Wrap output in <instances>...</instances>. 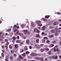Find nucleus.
I'll return each instance as SVG.
<instances>
[{
	"mask_svg": "<svg viewBox=\"0 0 61 61\" xmlns=\"http://www.w3.org/2000/svg\"><path fill=\"white\" fill-rule=\"evenodd\" d=\"M44 38L45 39H46V40H47V39H48V38L47 37H44Z\"/></svg>",
	"mask_w": 61,
	"mask_h": 61,
	"instance_id": "f704fd0d",
	"label": "nucleus"
},
{
	"mask_svg": "<svg viewBox=\"0 0 61 61\" xmlns=\"http://www.w3.org/2000/svg\"><path fill=\"white\" fill-rule=\"evenodd\" d=\"M45 61H47V58H46L45 59Z\"/></svg>",
	"mask_w": 61,
	"mask_h": 61,
	"instance_id": "8fccbe9b",
	"label": "nucleus"
},
{
	"mask_svg": "<svg viewBox=\"0 0 61 61\" xmlns=\"http://www.w3.org/2000/svg\"><path fill=\"white\" fill-rule=\"evenodd\" d=\"M31 56H34V53H31Z\"/></svg>",
	"mask_w": 61,
	"mask_h": 61,
	"instance_id": "cd10ccee",
	"label": "nucleus"
},
{
	"mask_svg": "<svg viewBox=\"0 0 61 61\" xmlns=\"http://www.w3.org/2000/svg\"><path fill=\"white\" fill-rule=\"evenodd\" d=\"M53 44H56V41H53L52 42Z\"/></svg>",
	"mask_w": 61,
	"mask_h": 61,
	"instance_id": "473e14b6",
	"label": "nucleus"
},
{
	"mask_svg": "<svg viewBox=\"0 0 61 61\" xmlns=\"http://www.w3.org/2000/svg\"><path fill=\"white\" fill-rule=\"evenodd\" d=\"M13 31L15 33L17 31V30L16 29H14Z\"/></svg>",
	"mask_w": 61,
	"mask_h": 61,
	"instance_id": "6ab92c4d",
	"label": "nucleus"
},
{
	"mask_svg": "<svg viewBox=\"0 0 61 61\" xmlns=\"http://www.w3.org/2000/svg\"><path fill=\"white\" fill-rule=\"evenodd\" d=\"M58 24V22H56L54 23L53 25H57Z\"/></svg>",
	"mask_w": 61,
	"mask_h": 61,
	"instance_id": "9d476101",
	"label": "nucleus"
},
{
	"mask_svg": "<svg viewBox=\"0 0 61 61\" xmlns=\"http://www.w3.org/2000/svg\"><path fill=\"white\" fill-rule=\"evenodd\" d=\"M60 45L61 46V42L60 41Z\"/></svg>",
	"mask_w": 61,
	"mask_h": 61,
	"instance_id": "69168bd1",
	"label": "nucleus"
},
{
	"mask_svg": "<svg viewBox=\"0 0 61 61\" xmlns=\"http://www.w3.org/2000/svg\"><path fill=\"white\" fill-rule=\"evenodd\" d=\"M57 47H58V46L56 45L55 46L54 48L53 49H52V50H54V52H55L56 51V49L57 48Z\"/></svg>",
	"mask_w": 61,
	"mask_h": 61,
	"instance_id": "7ed1b4c3",
	"label": "nucleus"
},
{
	"mask_svg": "<svg viewBox=\"0 0 61 61\" xmlns=\"http://www.w3.org/2000/svg\"><path fill=\"white\" fill-rule=\"evenodd\" d=\"M55 36H58V34H57L56 33V34H55Z\"/></svg>",
	"mask_w": 61,
	"mask_h": 61,
	"instance_id": "de8ad7c7",
	"label": "nucleus"
},
{
	"mask_svg": "<svg viewBox=\"0 0 61 61\" xmlns=\"http://www.w3.org/2000/svg\"><path fill=\"white\" fill-rule=\"evenodd\" d=\"M45 28H46V27L45 26H43L41 28V29L42 30H45Z\"/></svg>",
	"mask_w": 61,
	"mask_h": 61,
	"instance_id": "ddd939ff",
	"label": "nucleus"
},
{
	"mask_svg": "<svg viewBox=\"0 0 61 61\" xmlns=\"http://www.w3.org/2000/svg\"><path fill=\"white\" fill-rule=\"evenodd\" d=\"M39 55L36 53H34V56H38Z\"/></svg>",
	"mask_w": 61,
	"mask_h": 61,
	"instance_id": "dca6fc26",
	"label": "nucleus"
},
{
	"mask_svg": "<svg viewBox=\"0 0 61 61\" xmlns=\"http://www.w3.org/2000/svg\"><path fill=\"white\" fill-rule=\"evenodd\" d=\"M51 57L50 56L48 57V59H51Z\"/></svg>",
	"mask_w": 61,
	"mask_h": 61,
	"instance_id": "c03bdc74",
	"label": "nucleus"
},
{
	"mask_svg": "<svg viewBox=\"0 0 61 61\" xmlns=\"http://www.w3.org/2000/svg\"><path fill=\"white\" fill-rule=\"evenodd\" d=\"M16 43H20L21 42V41H18L17 40L16 41Z\"/></svg>",
	"mask_w": 61,
	"mask_h": 61,
	"instance_id": "5701e85b",
	"label": "nucleus"
},
{
	"mask_svg": "<svg viewBox=\"0 0 61 61\" xmlns=\"http://www.w3.org/2000/svg\"><path fill=\"white\" fill-rule=\"evenodd\" d=\"M35 59L36 60L38 59V60H41V59H43L42 58L36 57L35 58Z\"/></svg>",
	"mask_w": 61,
	"mask_h": 61,
	"instance_id": "423d86ee",
	"label": "nucleus"
},
{
	"mask_svg": "<svg viewBox=\"0 0 61 61\" xmlns=\"http://www.w3.org/2000/svg\"><path fill=\"white\" fill-rule=\"evenodd\" d=\"M21 27L22 28H24V27H25V25H24V24H22L21 25Z\"/></svg>",
	"mask_w": 61,
	"mask_h": 61,
	"instance_id": "412c9836",
	"label": "nucleus"
},
{
	"mask_svg": "<svg viewBox=\"0 0 61 61\" xmlns=\"http://www.w3.org/2000/svg\"><path fill=\"white\" fill-rule=\"evenodd\" d=\"M16 27V25H15L14 26H13V28H15Z\"/></svg>",
	"mask_w": 61,
	"mask_h": 61,
	"instance_id": "ea45409f",
	"label": "nucleus"
},
{
	"mask_svg": "<svg viewBox=\"0 0 61 61\" xmlns=\"http://www.w3.org/2000/svg\"><path fill=\"white\" fill-rule=\"evenodd\" d=\"M1 56L2 57H4V54L3 53H1Z\"/></svg>",
	"mask_w": 61,
	"mask_h": 61,
	"instance_id": "4be33fe9",
	"label": "nucleus"
},
{
	"mask_svg": "<svg viewBox=\"0 0 61 61\" xmlns=\"http://www.w3.org/2000/svg\"><path fill=\"white\" fill-rule=\"evenodd\" d=\"M29 48H30V49H32V46H29Z\"/></svg>",
	"mask_w": 61,
	"mask_h": 61,
	"instance_id": "4d7b16f0",
	"label": "nucleus"
},
{
	"mask_svg": "<svg viewBox=\"0 0 61 61\" xmlns=\"http://www.w3.org/2000/svg\"><path fill=\"white\" fill-rule=\"evenodd\" d=\"M36 32H37V33H39L40 31L39 30H37V31H36Z\"/></svg>",
	"mask_w": 61,
	"mask_h": 61,
	"instance_id": "49530a36",
	"label": "nucleus"
},
{
	"mask_svg": "<svg viewBox=\"0 0 61 61\" xmlns=\"http://www.w3.org/2000/svg\"><path fill=\"white\" fill-rule=\"evenodd\" d=\"M10 52H11V54H14V51L12 50L10 51Z\"/></svg>",
	"mask_w": 61,
	"mask_h": 61,
	"instance_id": "2f4dec72",
	"label": "nucleus"
},
{
	"mask_svg": "<svg viewBox=\"0 0 61 61\" xmlns=\"http://www.w3.org/2000/svg\"><path fill=\"white\" fill-rule=\"evenodd\" d=\"M4 41H2L1 42L2 44H4Z\"/></svg>",
	"mask_w": 61,
	"mask_h": 61,
	"instance_id": "774afa93",
	"label": "nucleus"
},
{
	"mask_svg": "<svg viewBox=\"0 0 61 61\" xmlns=\"http://www.w3.org/2000/svg\"><path fill=\"white\" fill-rule=\"evenodd\" d=\"M29 53V52L28 51H27L26 52V54H28Z\"/></svg>",
	"mask_w": 61,
	"mask_h": 61,
	"instance_id": "58836bf2",
	"label": "nucleus"
},
{
	"mask_svg": "<svg viewBox=\"0 0 61 61\" xmlns=\"http://www.w3.org/2000/svg\"><path fill=\"white\" fill-rule=\"evenodd\" d=\"M26 43L28 44L29 43V40H26Z\"/></svg>",
	"mask_w": 61,
	"mask_h": 61,
	"instance_id": "2eb2a0df",
	"label": "nucleus"
},
{
	"mask_svg": "<svg viewBox=\"0 0 61 61\" xmlns=\"http://www.w3.org/2000/svg\"><path fill=\"white\" fill-rule=\"evenodd\" d=\"M17 59L18 61H21V59L20 58H17Z\"/></svg>",
	"mask_w": 61,
	"mask_h": 61,
	"instance_id": "393cba45",
	"label": "nucleus"
},
{
	"mask_svg": "<svg viewBox=\"0 0 61 61\" xmlns=\"http://www.w3.org/2000/svg\"><path fill=\"white\" fill-rule=\"evenodd\" d=\"M22 56L23 57H25V53H24L22 55Z\"/></svg>",
	"mask_w": 61,
	"mask_h": 61,
	"instance_id": "bb28decb",
	"label": "nucleus"
},
{
	"mask_svg": "<svg viewBox=\"0 0 61 61\" xmlns=\"http://www.w3.org/2000/svg\"><path fill=\"white\" fill-rule=\"evenodd\" d=\"M35 46L37 49H39V48L41 47H40V46L37 44H36Z\"/></svg>",
	"mask_w": 61,
	"mask_h": 61,
	"instance_id": "39448f33",
	"label": "nucleus"
},
{
	"mask_svg": "<svg viewBox=\"0 0 61 61\" xmlns=\"http://www.w3.org/2000/svg\"><path fill=\"white\" fill-rule=\"evenodd\" d=\"M56 49V51L57 52H58V51H59V50L58 49V48Z\"/></svg>",
	"mask_w": 61,
	"mask_h": 61,
	"instance_id": "5fc2aeb1",
	"label": "nucleus"
},
{
	"mask_svg": "<svg viewBox=\"0 0 61 61\" xmlns=\"http://www.w3.org/2000/svg\"><path fill=\"white\" fill-rule=\"evenodd\" d=\"M47 35V33H45L44 34V36H46Z\"/></svg>",
	"mask_w": 61,
	"mask_h": 61,
	"instance_id": "e2e57ef3",
	"label": "nucleus"
},
{
	"mask_svg": "<svg viewBox=\"0 0 61 61\" xmlns=\"http://www.w3.org/2000/svg\"><path fill=\"white\" fill-rule=\"evenodd\" d=\"M15 48H17L18 47V46L17 44H15Z\"/></svg>",
	"mask_w": 61,
	"mask_h": 61,
	"instance_id": "a211bd4d",
	"label": "nucleus"
},
{
	"mask_svg": "<svg viewBox=\"0 0 61 61\" xmlns=\"http://www.w3.org/2000/svg\"><path fill=\"white\" fill-rule=\"evenodd\" d=\"M19 57H20V58L21 59H23V58L21 56V55H19Z\"/></svg>",
	"mask_w": 61,
	"mask_h": 61,
	"instance_id": "7c9ffc66",
	"label": "nucleus"
},
{
	"mask_svg": "<svg viewBox=\"0 0 61 61\" xmlns=\"http://www.w3.org/2000/svg\"><path fill=\"white\" fill-rule=\"evenodd\" d=\"M19 33V32L18 31H17L16 32V34H18Z\"/></svg>",
	"mask_w": 61,
	"mask_h": 61,
	"instance_id": "0e129e2a",
	"label": "nucleus"
},
{
	"mask_svg": "<svg viewBox=\"0 0 61 61\" xmlns=\"http://www.w3.org/2000/svg\"><path fill=\"white\" fill-rule=\"evenodd\" d=\"M42 41L43 42H45V40H43Z\"/></svg>",
	"mask_w": 61,
	"mask_h": 61,
	"instance_id": "338daca9",
	"label": "nucleus"
},
{
	"mask_svg": "<svg viewBox=\"0 0 61 61\" xmlns=\"http://www.w3.org/2000/svg\"><path fill=\"white\" fill-rule=\"evenodd\" d=\"M39 39H37L36 40V42H37V43H38V42H39Z\"/></svg>",
	"mask_w": 61,
	"mask_h": 61,
	"instance_id": "37998d69",
	"label": "nucleus"
},
{
	"mask_svg": "<svg viewBox=\"0 0 61 61\" xmlns=\"http://www.w3.org/2000/svg\"><path fill=\"white\" fill-rule=\"evenodd\" d=\"M44 21H47V20H46V19H44Z\"/></svg>",
	"mask_w": 61,
	"mask_h": 61,
	"instance_id": "6e6d98bb",
	"label": "nucleus"
},
{
	"mask_svg": "<svg viewBox=\"0 0 61 61\" xmlns=\"http://www.w3.org/2000/svg\"><path fill=\"white\" fill-rule=\"evenodd\" d=\"M50 41L48 40H47L46 41L47 43H49Z\"/></svg>",
	"mask_w": 61,
	"mask_h": 61,
	"instance_id": "09e8293b",
	"label": "nucleus"
},
{
	"mask_svg": "<svg viewBox=\"0 0 61 61\" xmlns=\"http://www.w3.org/2000/svg\"><path fill=\"white\" fill-rule=\"evenodd\" d=\"M49 37H51H51H53L54 35H51L50 36H49Z\"/></svg>",
	"mask_w": 61,
	"mask_h": 61,
	"instance_id": "aec40b11",
	"label": "nucleus"
},
{
	"mask_svg": "<svg viewBox=\"0 0 61 61\" xmlns=\"http://www.w3.org/2000/svg\"><path fill=\"white\" fill-rule=\"evenodd\" d=\"M14 56H15V57H16V54H14Z\"/></svg>",
	"mask_w": 61,
	"mask_h": 61,
	"instance_id": "a18cd8bd",
	"label": "nucleus"
},
{
	"mask_svg": "<svg viewBox=\"0 0 61 61\" xmlns=\"http://www.w3.org/2000/svg\"><path fill=\"white\" fill-rule=\"evenodd\" d=\"M8 57V56H6V59H5V60L6 61H9L8 60V59L9 58Z\"/></svg>",
	"mask_w": 61,
	"mask_h": 61,
	"instance_id": "1a4fd4ad",
	"label": "nucleus"
},
{
	"mask_svg": "<svg viewBox=\"0 0 61 61\" xmlns=\"http://www.w3.org/2000/svg\"><path fill=\"white\" fill-rule=\"evenodd\" d=\"M17 38L18 39H19V36H17Z\"/></svg>",
	"mask_w": 61,
	"mask_h": 61,
	"instance_id": "680f3d73",
	"label": "nucleus"
},
{
	"mask_svg": "<svg viewBox=\"0 0 61 61\" xmlns=\"http://www.w3.org/2000/svg\"><path fill=\"white\" fill-rule=\"evenodd\" d=\"M36 36L37 37H40V36L39 34L36 35Z\"/></svg>",
	"mask_w": 61,
	"mask_h": 61,
	"instance_id": "a878e982",
	"label": "nucleus"
},
{
	"mask_svg": "<svg viewBox=\"0 0 61 61\" xmlns=\"http://www.w3.org/2000/svg\"><path fill=\"white\" fill-rule=\"evenodd\" d=\"M48 54L49 55H51V51H49L48 52Z\"/></svg>",
	"mask_w": 61,
	"mask_h": 61,
	"instance_id": "c9c22d12",
	"label": "nucleus"
},
{
	"mask_svg": "<svg viewBox=\"0 0 61 61\" xmlns=\"http://www.w3.org/2000/svg\"><path fill=\"white\" fill-rule=\"evenodd\" d=\"M18 51V49L17 48H15L14 49V52H16Z\"/></svg>",
	"mask_w": 61,
	"mask_h": 61,
	"instance_id": "4468645a",
	"label": "nucleus"
},
{
	"mask_svg": "<svg viewBox=\"0 0 61 61\" xmlns=\"http://www.w3.org/2000/svg\"><path fill=\"white\" fill-rule=\"evenodd\" d=\"M21 51L20 52H21V53L22 52H24V49H23L21 50Z\"/></svg>",
	"mask_w": 61,
	"mask_h": 61,
	"instance_id": "4c0bfd02",
	"label": "nucleus"
},
{
	"mask_svg": "<svg viewBox=\"0 0 61 61\" xmlns=\"http://www.w3.org/2000/svg\"><path fill=\"white\" fill-rule=\"evenodd\" d=\"M50 16H49L48 15H47V16H46V17H46V18H48Z\"/></svg>",
	"mask_w": 61,
	"mask_h": 61,
	"instance_id": "b1692460",
	"label": "nucleus"
},
{
	"mask_svg": "<svg viewBox=\"0 0 61 61\" xmlns=\"http://www.w3.org/2000/svg\"><path fill=\"white\" fill-rule=\"evenodd\" d=\"M36 23L38 24L39 26H41L42 25V24L41 23V21H36Z\"/></svg>",
	"mask_w": 61,
	"mask_h": 61,
	"instance_id": "f03ea898",
	"label": "nucleus"
},
{
	"mask_svg": "<svg viewBox=\"0 0 61 61\" xmlns=\"http://www.w3.org/2000/svg\"><path fill=\"white\" fill-rule=\"evenodd\" d=\"M11 31V29H7V32H10Z\"/></svg>",
	"mask_w": 61,
	"mask_h": 61,
	"instance_id": "f3484780",
	"label": "nucleus"
},
{
	"mask_svg": "<svg viewBox=\"0 0 61 61\" xmlns=\"http://www.w3.org/2000/svg\"><path fill=\"white\" fill-rule=\"evenodd\" d=\"M5 42H7V41H8V40L7 39H5Z\"/></svg>",
	"mask_w": 61,
	"mask_h": 61,
	"instance_id": "603ef678",
	"label": "nucleus"
},
{
	"mask_svg": "<svg viewBox=\"0 0 61 61\" xmlns=\"http://www.w3.org/2000/svg\"><path fill=\"white\" fill-rule=\"evenodd\" d=\"M45 49L44 48L41 49V50L40 51L41 52H43L45 51Z\"/></svg>",
	"mask_w": 61,
	"mask_h": 61,
	"instance_id": "9b49d317",
	"label": "nucleus"
},
{
	"mask_svg": "<svg viewBox=\"0 0 61 61\" xmlns=\"http://www.w3.org/2000/svg\"><path fill=\"white\" fill-rule=\"evenodd\" d=\"M6 44L7 45H9V43L8 42H6Z\"/></svg>",
	"mask_w": 61,
	"mask_h": 61,
	"instance_id": "052dcab7",
	"label": "nucleus"
},
{
	"mask_svg": "<svg viewBox=\"0 0 61 61\" xmlns=\"http://www.w3.org/2000/svg\"><path fill=\"white\" fill-rule=\"evenodd\" d=\"M36 26V24L35 23H34V22H32L31 23V26L32 27H34V26Z\"/></svg>",
	"mask_w": 61,
	"mask_h": 61,
	"instance_id": "0eeeda50",
	"label": "nucleus"
},
{
	"mask_svg": "<svg viewBox=\"0 0 61 61\" xmlns=\"http://www.w3.org/2000/svg\"><path fill=\"white\" fill-rule=\"evenodd\" d=\"M23 32H24L25 34H29V32L28 31V30H23Z\"/></svg>",
	"mask_w": 61,
	"mask_h": 61,
	"instance_id": "20e7f679",
	"label": "nucleus"
},
{
	"mask_svg": "<svg viewBox=\"0 0 61 61\" xmlns=\"http://www.w3.org/2000/svg\"><path fill=\"white\" fill-rule=\"evenodd\" d=\"M12 39L13 40L12 41L13 43H14L15 41V39H16V38L15 37H13Z\"/></svg>",
	"mask_w": 61,
	"mask_h": 61,
	"instance_id": "6e6552de",
	"label": "nucleus"
},
{
	"mask_svg": "<svg viewBox=\"0 0 61 61\" xmlns=\"http://www.w3.org/2000/svg\"><path fill=\"white\" fill-rule=\"evenodd\" d=\"M9 47L10 49H12V47L11 45L9 46Z\"/></svg>",
	"mask_w": 61,
	"mask_h": 61,
	"instance_id": "e433bc0d",
	"label": "nucleus"
},
{
	"mask_svg": "<svg viewBox=\"0 0 61 61\" xmlns=\"http://www.w3.org/2000/svg\"><path fill=\"white\" fill-rule=\"evenodd\" d=\"M53 58L55 59H57V58H58V56H55V57H53Z\"/></svg>",
	"mask_w": 61,
	"mask_h": 61,
	"instance_id": "f8f14e48",
	"label": "nucleus"
},
{
	"mask_svg": "<svg viewBox=\"0 0 61 61\" xmlns=\"http://www.w3.org/2000/svg\"><path fill=\"white\" fill-rule=\"evenodd\" d=\"M45 19L44 18H42L41 19V20H43V21H44V20H45Z\"/></svg>",
	"mask_w": 61,
	"mask_h": 61,
	"instance_id": "864d4df0",
	"label": "nucleus"
},
{
	"mask_svg": "<svg viewBox=\"0 0 61 61\" xmlns=\"http://www.w3.org/2000/svg\"><path fill=\"white\" fill-rule=\"evenodd\" d=\"M57 28V26L54 27V30H51V32L52 33H54V34L60 32V30L58 29H56Z\"/></svg>",
	"mask_w": 61,
	"mask_h": 61,
	"instance_id": "f257e3e1",
	"label": "nucleus"
},
{
	"mask_svg": "<svg viewBox=\"0 0 61 61\" xmlns=\"http://www.w3.org/2000/svg\"><path fill=\"white\" fill-rule=\"evenodd\" d=\"M37 29L36 28H35L34 30V32H36V31H37Z\"/></svg>",
	"mask_w": 61,
	"mask_h": 61,
	"instance_id": "72a5a7b5",
	"label": "nucleus"
},
{
	"mask_svg": "<svg viewBox=\"0 0 61 61\" xmlns=\"http://www.w3.org/2000/svg\"><path fill=\"white\" fill-rule=\"evenodd\" d=\"M41 34H42V35H44V34H45V32H42Z\"/></svg>",
	"mask_w": 61,
	"mask_h": 61,
	"instance_id": "79ce46f5",
	"label": "nucleus"
},
{
	"mask_svg": "<svg viewBox=\"0 0 61 61\" xmlns=\"http://www.w3.org/2000/svg\"><path fill=\"white\" fill-rule=\"evenodd\" d=\"M51 46H54V44H51Z\"/></svg>",
	"mask_w": 61,
	"mask_h": 61,
	"instance_id": "13d9d810",
	"label": "nucleus"
},
{
	"mask_svg": "<svg viewBox=\"0 0 61 61\" xmlns=\"http://www.w3.org/2000/svg\"><path fill=\"white\" fill-rule=\"evenodd\" d=\"M23 42H21L20 44V46H22V44H23Z\"/></svg>",
	"mask_w": 61,
	"mask_h": 61,
	"instance_id": "3c124183",
	"label": "nucleus"
},
{
	"mask_svg": "<svg viewBox=\"0 0 61 61\" xmlns=\"http://www.w3.org/2000/svg\"><path fill=\"white\" fill-rule=\"evenodd\" d=\"M10 59H11V60H13V57L10 56Z\"/></svg>",
	"mask_w": 61,
	"mask_h": 61,
	"instance_id": "a19ab883",
	"label": "nucleus"
},
{
	"mask_svg": "<svg viewBox=\"0 0 61 61\" xmlns=\"http://www.w3.org/2000/svg\"><path fill=\"white\" fill-rule=\"evenodd\" d=\"M45 49L46 51H48L49 50V49L48 48H46Z\"/></svg>",
	"mask_w": 61,
	"mask_h": 61,
	"instance_id": "c85d7f7f",
	"label": "nucleus"
},
{
	"mask_svg": "<svg viewBox=\"0 0 61 61\" xmlns=\"http://www.w3.org/2000/svg\"><path fill=\"white\" fill-rule=\"evenodd\" d=\"M25 50H27V46H25Z\"/></svg>",
	"mask_w": 61,
	"mask_h": 61,
	"instance_id": "c756f323",
	"label": "nucleus"
},
{
	"mask_svg": "<svg viewBox=\"0 0 61 61\" xmlns=\"http://www.w3.org/2000/svg\"><path fill=\"white\" fill-rule=\"evenodd\" d=\"M49 28H50L51 29V28H52V27L51 26H50L49 27Z\"/></svg>",
	"mask_w": 61,
	"mask_h": 61,
	"instance_id": "bf43d9fd",
	"label": "nucleus"
}]
</instances>
